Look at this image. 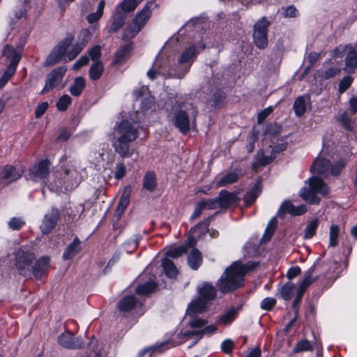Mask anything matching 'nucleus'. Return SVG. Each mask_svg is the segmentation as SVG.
I'll use <instances>...</instances> for the list:
<instances>
[{
	"instance_id": "obj_38",
	"label": "nucleus",
	"mask_w": 357,
	"mask_h": 357,
	"mask_svg": "<svg viewBox=\"0 0 357 357\" xmlns=\"http://www.w3.org/2000/svg\"><path fill=\"white\" fill-rule=\"evenodd\" d=\"M218 330L216 325L211 324L203 327L202 330H197L193 333L196 334V340H194L192 344L189 346L191 347L194 344L197 343L204 335H211L215 333Z\"/></svg>"
},
{
	"instance_id": "obj_40",
	"label": "nucleus",
	"mask_w": 357,
	"mask_h": 357,
	"mask_svg": "<svg viewBox=\"0 0 357 357\" xmlns=\"http://www.w3.org/2000/svg\"><path fill=\"white\" fill-rule=\"evenodd\" d=\"M86 86L85 80L82 77L75 79L73 84L70 87V93L74 96H79Z\"/></svg>"
},
{
	"instance_id": "obj_46",
	"label": "nucleus",
	"mask_w": 357,
	"mask_h": 357,
	"mask_svg": "<svg viewBox=\"0 0 357 357\" xmlns=\"http://www.w3.org/2000/svg\"><path fill=\"white\" fill-rule=\"evenodd\" d=\"M157 287V284L154 281H149L139 285L136 289V292L139 295H148L153 292Z\"/></svg>"
},
{
	"instance_id": "obj_13",
	"label": "nucleus",
	"mask_w": 357,
	"mask_h": 357,
	"mask_svg": "<svg viewBox=\"0 0 357 357\" xmlns=\"http://www.w3.org/2000/svg\"><path fill=\"white\" fill-rule=\"evenodd\" d=\"M50 163L47 160H43L31 167L27 175V179L34 181L45 178L50 172Z\"/></svg>"
},
{
	"instance_id": "obj_49",
	"label": "nucleus",
	"mask_w": 357,
	"mask_h": 357,
	"mask_svg": "<svg viewBox=\"0 0 357 357\" xmlns=\"http://www.w3.org/2000/svg\"><path fill=\"white\" fill-rule=\"evenodd\" d=\"M253 40L258 48L264 49L268 43V33H253Z\"/></svg>"
},
{
	"instance_id": "obj_59",
	"label": "nucleus",
	"mask_w": 357,
	"mask_h": 357,
	"mask_svg": "<svg viewBox=\"0 0 357 357\" xmlns=\"http://www.w3.org/2000/svg\"><path fill=\"white\" fill-rule=\"evenodd\" d=\"M8 224L12 230H19L25 225V221L21 218L14 217L9 220Z\"/></svg>"
},
{
	"instance_id": "obj_34",
	"label": "nucleus",
	"mask_w": 357,
	"mask_h": 357,
	"mask_svg": "<svg viewBox=\"0 0 357 357\" xmlns=\"http://www.w3.org/2000/svg\"><path fill=\"white\" fill-rule=\"evenodd\" d=\"M188 264L191 268L197 270L202 262V257L197 249H192L188 255Z\"/></svg>"
},
{
	"instance_id": "obj_41",
	"label": "nucleus",
	"mask_w": 357,
	"mask_h": 357,
	"mask_svg": "<svg viewBox=\"0 0 357 357\" xmlns=\"http://www.w3.org/2000/svg\"><path fill=\"white\" fill-rule=\"evenodd\" d=\"M3 54L6 58L10 59V61H14L17 56H18L17 63L20 61L22 56V50H15L12 46L6 45L3 50Z\"/></svg>"
},
{
	"instance_id": "obj_19",
	"label": "nucleus",
	"mask_w": 357,
	"mask_h": 357,
	"mask_svg": "<svg viewBox=\"0 0 357 357\" xmlns=\"http://www.w3.org/2000/svg\"><path fill=\"white\" fill-rule=\"evenodd\" d=\"M238 192H229L225 190H221L218 197L220 208H225L231 205L236 204L240 201Z\"/></svg>"
},
{
	"instance_id": "obj_51",
	"label": "nucleus",
	"mask_w": 357,
	"mask_h": 357,
	"mask_svg": "<svg viewBox=\"0 0 357 357\" xmlns=\"http://www.w3.org/2000/svg\"><path fill=\"white\" fill-rule=\"evenodd\" d=\"M131 50L130 45H125L121 48L115 55L114 62L116 64H121L128 56Z\"/></svg>"
},
{
	"instance_id": "obj_4",
	"label": "nucleus",
	"mask_w": 357,
	"mask_h": 357,
	"mask_svg": "<svg viewBox=\"0 0 357 357\" xmlns=\"http://www.w3.org/2000/svg\"><path fill=\"white\" fill-rule=\"evenodd\" d=\"M82 176L75 165H68L61 171L57 172L55 176V185L57 188L70 190L76 188L81 182Z\"/></svg>"
},
{
	"instance_id": "obj_21",
	"label": "nucleus",
	"mask_w": 357,
	"mask_h": 357,
	"mask_svg": "<svg viewBox=\"0 0 357 357\" xmlns=\"http://www.w3.org/2000/svg\"><path fill=\"white\" fill-rule=\"evenodd\" d=\"M307 211V208L305 205H301L299 206H294L292 203L289 201H284L280 206L278 215L282 216L285 213H289L292 215H301L305 213Z\"/></svg>"
},
{
	"instance_id": "obj_39",
	"label": "nucleus",
	"mask_w": 357,
	"mask_h": 357,
	"mask_svg": "<svg viewBox=\"0 0 357 357\" xmlns=\"http://www.w3.org/2000/svg\"><path fill=\"white\" fill-rule=\"evenodd\" d=\"M271 22L266 17L259 19L254 24L253 33H268Z\"/></svg>"
},
{
	"instance_id": "obj_50",
	"label": "nucleus",
	"mask_w": 357,
	"mask_h": 357,
	"mask_svg": "<svg viewBox=\"0 0 357 357\" xmlns=\"http://www.w3.org/2000/svg\"><path fill=\"white\" fill-rule=\"evenodd\" d=\"M295 288L294 284L291 282H287L281 288L280 294L283 299L289 301L292 297V293Z\"/></svg>"
},
{
	"instance_id": "obj_45",
	"label": "nucleus",
	"mask_w": 357,
	"mask_h": 357,
	"mask_svg": "<svg viewBox=\"0 0 357 357\" xmlns=\"http://www.w3.org/2000/svg\"><path fill=\"white\" fill-rule=\"evenodd\" d=\"M104 68L101 62L95 61L90 68L89 75L93 80L98 79L103 72Z\"/></svg>"
},
{
	"instance_id": "obj_28",
	"label": "nucleus",
	"mask_w": 357,
	"mask_h": 357,
	"mask_svg": "<svg viewBox=\"0 0 357 357\" xmlns=\"http://www.w3.org/2000/svg\"><path fill=\"white\" fill-rule=\"evenodd\" d=\"M137 305V301L133 296H127L122 298L118 304L120 312L126 313L130 311Z\"/></svg>"
},
{
	"instance_id": "obj_35",
	"label": "nucleus",
	"mask_w": 357,
	"mask_h": 357,
	"mask_svg": "<svg viewBox=\"0 0 357 357\" xmlns=\"http://www.w3.org/2000/svg\"><path fill=\"white\" fill-rule=\"evenodd\" d=\"M18 56L14 60L10 61V64L6 69L2 77L0 79V86H3L10 79V77L15 74L16 68L17 66Z\"/></svg>"
},
{
	"instance_id": "obj_57",
	"label": "nucleus",
	"mask_w": 357,
	"mask_h": 357,
	"mask_svg": "<svg viewBox=\"0 0 357 357\" xmlns=\"http://www.w3.org/2000/svg\"><path fill=\"white\" fill-rule=\"evenodd\" d=\"M312 348L313 347L311 342L309 340L305 339L299 341L297 343L294 349V351L298 353L301 351H312Z\"/></svg>"
},
{
	"instance_id": "obj_5",
	"label": "nucleus",
	"mask_w": 357,
	"mask_h": 357,
	"mask_svg": "<svg viewBox=\"0 0 357 357\" xmlns=\"http://www.w3.org/2000/svg\"><path fill=\"white\" fill-rule=\"evenodd\" d=\"M308 188H303L300 191V196L311 204H317L320 199L317 194L326 195L329 192L328 185L319 177L312 176L309 179Z\"/></svg>"
},
{
	"instance_id": "obj_14",
	"label": "nucleus",
	"mask_w": 357,
	"mask_h": 357,
	"mask_svg": "<svg viewBox=\"0 0 357 357\" xmlns=\"http://www.w3.org/2000/svg\"><path fill=\"white\" fill-rule=\"evenodd\" d=\"M60 218L59 211L56 208H52L44 215L42 224L40 227L43 234H49L56 227Z\"/></svg>"
},
{
	"instance_id": "obj_36",
	"label": "nucleus",
	"mask_w": 357,
	"mask_h": 357,
	"mask_svg": "<svg viewBox=\"0 0 357 357\" xmlns=\"http://www.w3.org/2000/svg\"><path fill=\"white\" fill-rule=\"evenodd\" d=\"M162 266L163 267L164 272L167 277L170 278H174L176 277L178 270L172 261L168 258H164L162 261Z\"/></svg>"
},
{
	"instance_id": "obj_47",
	"label": "nucleus",
	"mask_w": 357,
	"mask_h": 357,
	"mask_svg": "<svg viewBox=\"0 0 357 357\" xmlns=\"http://www.w3.org/2000/svg\"><path fill=\"white\" fill-rule=\"evenodd\" d=\"M340 227L337 225H332L329 230V246L335 247L338 244Z\"/></svg>"
},
{
	"instance_id": "obj_1",
	"label": "nucleus",
	"mask_w": 357,
	"mask_h": 357,
	"mask_svg": "<svg viewBox=\"0 0 357 357\" xmlns=\"http://www.w3.org/2000/svg\"><path fill=\"white\" fill-rule=\"evenodd\" d=\"M199 51L197 46L192 45L185 48L178 56L177 63L172 68H169L166 61H162V57L156 58L151 69L147 72V76L151 80L162 76L164 78L183 79L190 71L191 66L195 61Z\"/></svg>"
},
{
	"instance_id": "obj_7",
	"label": "nucleus",
	"mask_w": 357,
	"mask_h": 357,
	"mask_svg": "<svg viewBox=\"0 0 357 357\" xmlns=\"http://www.w3.org/2000/svg\"><path fill=\"white\" fill-rule=\"evenodd\" d=\"M35 259L34 253L28 248L22 247L16 250L15 265L19 273L24 276L29 275Z\"/></svg>"
},
{
	"instance_id": "obj_27",
	"label": "nucleus",
	"mask_w": 357,
	"mask_h": 357,
	"mask_svg": "<svg viewBox=\"0 0 357 357\" xmlns=\"http://www.w3.org/2000/svg\"><path fill=\"white\" fill-rule=\"evenodd\" d=\"M314 271V266H312L305 273V277L301 282L297 289L299 291V296L301 294H304L307 289L317 280L318 277L317 275H313Z\"/></svg>"
},
{
	"instance_id": "obj_30",
	"label": "nucleus",
	"mask_w": 357,
	"mask_h": 357,
	"mask_svg": "<svg viewBox=\"0 0 357 357\" xmlns=\"http://www.w3.org/2000/svg\"><path fill=\"white\" fill-rule=\"evenodd\" d=\"M239 174L235 172H229L219 178L216 181L217 187L226 186L229 184L234 183L239 179Z\"/></svg>"
},
{
	"instance_id": "obj_16",
	"label": "nucleus",
	"mask_w": 357,
	"mask_h": 357,
	"mask_svg": "<svg viewBox=\"0 0 357 357\" xmlns=\"http://www.w3.org/2000/svg\"><path fill=\"white\" fill-rule=\"evenodd\" d=\"M133 142H128L112 137V146L114 151L121 158H130L135 152V148L132 146Z\"/></svg>"
},
{
	"instance_id": "obj_11",
	"label": "nucleus",
	"mask_w": 357,
	"mask_h": 357,
	"mask_svg": "<svg viewBox=\"0 0 357 357\" xmlns=\"http://www.w3.org/2000/svg\"><path fill=\"white\" fill-rule=\"evenodd\" d=\"M187 321L188 328L183 330L179 335L188 339L196 340V334L192 333L197 330H202L205 325L207 324L208 321L205 319L197 317L195 316L188 317Z\"/></svg>"
},
{
	"instance_id": "obj_43",
	"label": "nucleus",
	"mask_w": 357,
	"mask_h": 357,
	"mask_svg": "<svg viewBox=\"0 0 357 357\" xmlns=\"http://www.w3.org/2000/svg\"><path fill=\"white\" fill-rule=\"evenodd\" d=\"M319 225V220L315 218L312 221L309 222L304 230L303 238L305 239H310L312 238L316 234V230Z\"/></svg>"
},
{
	"instance_id": "obj_64",
	"label": "nucleus",
	"mask_w": 357,
	"mask_h": 357,
	"mask_svg": "<svg viewBox=\"0 0 357 357\" xmlns=\"http://www.w3.org/2000/svg\"><path fill=\"white\" fill-rule=\"evenodd\" d=\"M258 139V131L252 130L248 139V144L247 149L250 153L252 152L255 149V143Z\"/></svg>"
},
{
	"instance_id": "obj_42",
	"label": "nucleus",
	"mask_w": 357,
	"mask_h": 357,
	"mask_svg": "<svg viewBox=\"0 0 357 357\" xmlns=\"http://www.w3.org/2000/svg\"><path fill=\"white\" fill-rule=\"evenodd\" d=\"M143 187L147 190L152 192L156 187L155 174L153 172H147L144 178Z\"/></svg>"
},
{
	"instance_id": "obj_32",
	"label": "nucleus",
	"mask_w": 357,
	"mask_h": 357,
	"mask_svg": "<svg viewBox=\"0 0 357 357\" xmlns=\"http://www.w3.org/2000/svg\"><path fill=\"white\" fill-rule=\"evenodd\" d=\"M357 67V52L351 49L345 59V66L344 70L347 73H353Z\"/></svg>"
},
{
	"instance_id": "obj_55",
	"label": "nucleus",
	"mask_w": 357,
	"mask_h": 357,
	"mask_svg": "<svg viewBox=\"0 0 357 357\" xmlns=\"http://www.w3.org/2000/svg\"><path fill=\"white\" fill-rule=\"evenodd\" d=\"M204 210L218 209L220 208V203L218 197L210 199H202L200 201Z\"/></svg>"
},
{
	"instance_id": "obj_56",
	"label": "nucleus",
	"mask_w": 357,
	"mask_h": 357,
	"mask_svg": "<svg viewBox=\"0 0 357 357\" xmlns=\"http://www.w3.org/2000/svg\"><path fill=\"white\" fill-rule=\"evenodd\" d=\"M276 225H277V221L275 218H272L268 222V224L266 228V230H265V232H264V234L263 236V239H264L265 241H268L271 238V237L272 236V235L274 233Z\"/></svg>"
},
{
	"instance_id": "obj_37",
	"label": "nucleus",
	"mask_w": 357,
	"mask_h": 357,
	"mask_svg": "<svg viewBox=\"0 0 357 357\" xmlns=\"http://www.w3.org/2000/svg\"><path fill=\"white\" fill-rule=\"evenodd\" d=\"M139 3L137 0H123L116 6V10L126 15L127 13L134 11Z\"/></svg>"
},
{
	"instance_id": "obj_23",
	"label": "nucleus",
	"mask_w": 357,
	"mask_h": 357,
	"mask_svg": "<svg viewBox=\"0 0 357 357\" xmlns=\"http://www.w3.org/2000/svg\"><path fill=\"white\" fill-rule=\"evenodd\" d=\"M287 148L286 144H278L271 149V153L270 155H264V152L261 151L257 154V161L261 165H266L271 163L273 160L275 158L276 154L280 151L285 150Z\"/></svg>"
},
{
	"instance_id": "obj_9",
	"label": "nucleus",
	"mask_w": 357,
	"mask_h": 357,
	"mask_svg": "<svg viewBox=\"0 0 357 357\" xmlns=\"http://www.w3.org/2000/svg\"><path fill=\"white\" fill-rule=\"evenodd\" d=\"M138 135L137 129L127 120L116 124L114 128V138L134 142L138 137Z\"/></svg>"
},
{
	"instance_id": "obj_29",
	"label": "nucleus",
	"mask_w": 357,
	"mask_h": 357,
	"mask_svg": "<svg viewBox=\"0 0 357 357\" xmlns=\"http://www.w3.org/2000/svg\"><path fill=\"white\" fill-rule=\"evenodd\" d=\"M309 102L310 98L308 96H302L296 99L294 109L296 116H301L305 113Z\"/></svg>"
},
{
	"instance_id": "obj_62",
	"label": "nucleus",
	"mask_w": 357,
	"mask_h": 357,
	"mask_svg": "<svg viewBox=\"0 0 357 357\" xmlns=\"http://www.w3.org/2000/svg\"><path fill=\"white\" fill-rule=\"evenodd\" d=\"M126 173V167L123 162H119L116 165L114 171L115 178L120 180L121 179Z\"/></svg>"
},
{
	"instance_id": "obj_61",
	"label": "nucleus",
	"mask_w": 357,
	"mask_h": 357,
	"mask_svg": "<svg viewBox=\"0 0 357 357\" xmlns=\"http://www.w3.org/2000/svg\"><path fill=\"white\" fill-rule=\"evenodd\" d=\"M353 82V78L350 76L344 77L339 83V92L344 93L347 90Z\"/></svg>"
},
{
	"instance_id": "obj_31",
	"label": "nucleus",
	"mask_w": 357,
	"mask_h": 357,
	"mask_svg": "<svg viewBox=\"0 0 357 357\" xmlns=\"http://www.w3.org/2000/svg\"><path fill=\"white\" fill-rule=\"evenodd\" d=\"M80 241L77 238H75L64 251L63 254V259H71L80 251Z\"/></svg>"
},
{
	"instance_id": "obj_48",
	"label": "nucleus",
	"mask_w": 357,
	"mask_h": 357,
	"mask_svg": "<svg viewBox=\"0 0 357 357\" xmlns=\"http://www.w3.org/2000/svg\"><path fill=\"white\" fill-rule=\"evenodd\" d=\"M82 45L76 44L72 45L70 43L66 52V61H71L74 59L82 51Z\"/></svg>"
},
{
	"instance_id": "obj_10",
	"label": "nucleus",
	"mask_w": 357,
	"mask_h": 357,
	"mask_svg": "<svg viewBox=\"0 0 357 357\" xmlns=\"http://www.w3.org/2000/svg\"><path fill=\"white\" fill-rule=\"evenodd\" d=\"M70 43H72L70 38H66L64 40L61 41L49 54L44 65L45 66H50L59 63L63 59L66 60V52Z\"/></svg>"
},
{
	"instance_id": "obj_3",
	"label": "nucleus",
	"mask_w": 357,
	"mask_h": 357,
	"mask_svg": "<svg viewBox=\"0 0 357 357\" xmlns=\"http://www.w3.org/2000/svg\"><path fill=\"white\" fill-rule=\"evenodd\" d=\"M248 269L242 264L236 262L227 268L218 282V287L222 293L231 292L240 287L243 282Z\"/></svg>"
},
{
	"instance_id": "obj_20",
	"label": "nucleus",
	"mask_w": 357,
	"mask_h": 357,
	"mask_svg": "<svg viewBox=\"0 0 357 357\" xmlns=\"http://www.w3.org/2000/svg\"><path fill=\"white\" fill-rule=\"evenodd\" d=\"M207 307L208 303L206 301L202 298H197L192 300L188 304L185 319H187L188 317L195 316L197 314L204 312Z\"/></svg>"
},
{
	"instance_id": "obj_6",
	"label": "nucleus",
	"mask_w": 357,
	"mask_h": 357,
	"mask_svg": "<svg viewBox=\"0 0 357 357\" xmlns=\"http://www.w3.org/2000/svg\"><path fill=\"white\" fill-rule=\"evenodd\" d=\"M154 3L149 1L142 10L137 13L132 22L123 33L125 40L132 38L144 27L151 15V8Z\"/></svg>"
},
{
	"instance_id": "obj_8",
	"label": "nucleus",
	"mask_w": 357,
	"mask_h": 357,
	"mask_svg": "<svg viewBox=\"0 0 357 357\" xmlns=\"http://www.w3.org/2000/svg\"><path fill=\"white\" fill-rule=\"evenodd\" d=\"M345 165V161L338 160L333 166H331L330 161L322 158H317L311 167V172L313 174L327 177L330 175L337 176Z\"/></svg>"
},
{
	"instance_id": "obj_17",
	"label": "nucleus",
	"mask_w": 357,
	"mask_h": 357,
	"mask_svg": "<svg viewBox=\"0 0 357 357\" xmlns=\"http://www.w3.org/2000/svg\"><path fill=\"white\" fill-rule=\"evenodd\" d=\"M21 176L22 172L13 165H6L0 167V181L3 184L8 185L18 180Z\"/></svg>"
},
{
	"instance_id": "obj_18",
	"label": "nucleus",
	"mask_w": 357,
	"mask_h": 357,
	"mask_svg": "<svg viewBox=\"0 0 357 357\" xmlns=\"http://www.w3.org/2000/svg\"><path fill=\"white\" fill-rule=\"evenodd\" d=\"M58 343L63 347L70 349H79L82 346V342L78 337H75L73 333L66 332L58 337Z\"/></svg>"
},
{
	"instance_id": "obj_52",
	"label": "nucleus",
	"mask_w": 357,
	"mask_h": 357,
	"mask_svg": "<svg viewBox=\"0 0 357 357\" xmlns=\"http://www.w3.org/2000/svg\"><path fill=\"white\" fill-rule=\"evenodd\" d=\"M187 251L185 245L173 247L166 252V255L171 258H178Z\"/></svg>"
},
{
	"instance_id": "obj_44",
	"label": "nucleus",
	"mask_w": 357,
	"mask_h": 357,
	"mask_svg": "<svg viewBox=\"0 0 357 357\" xmlns=\"http://www.w3.org/2000/svg\"><path fill=\"white\" fill-rule=\"evenodd\" d=\"M89 347L91 351L87 357H103L105 352L103 351L102 345L98 343L96 340H92L89 343Z\"/></svg>"
},
{
	"instance_id": "obj_63",
	"label": "nucleus",
	"mask_w": 357,
	"mask_h": 357,
	"mask_svg": "<svg viewBox=\"0 0 357 357\" xmlns=\"http://www.w3.org/2000/svg\"><path fill=\"white\" fill-rule=\"evenodd\" d=\"M298 10L294 6H287L282 13V16L284 18H294L298 17Z\"/></svg>"
},
{
	"instance_id": "obj_54",
	"label": "nucleus",
	"mask_w": 357,
	"mask_h": 357,
	"mask_svg": "<svg viewBox=\"0 0 357 357\" xmlns=\"http://www.w3.org/2000/svg\"><path fill=\"white\" fill-rule=\"evenodd\" d=\"M72 99L68 95H63L56 102L57 109L61 112L66 111L68 106L71 104Z\"/></svg>"
},
{
	"instance_id": "obj_15",
	"label": "nucleus",
	"mask_w": 357,
	"mask_h": 357,
	"mask_svg": "<svg viewBox=\"0 0 357 357\" xmlns=\"http://www.w3.org/2000/svg\"><path fill=\"white\" fill-rule=\"evenodd\" d=\"M66 68L61 66L53 70L48 75L41 93H45L58 86L62 81Z\"/></svg>"
},
{
	"instance_id": "obj_22",
	"label": "nucleus",
	"mask_w": 357,
	"mask_h": 357,
	"mask_svg": "<svg viewBox=\"0 0 357 357\" xmlns=\"http://www.w3.org/2000/svg\"><path fill=\"white\" fill-rule=\"evenodd\" d=\"M240 310L239 307H231L227 309L218 317L216 323L220 325L231 324L236 319Z\"/></svg>"
},
{
	"instance_id": "obj_26",
	"label": "nucleus",
	"mask_w": 357,
	"mask_h": 357,
	"mask_svg": "<svg viewBox=\"0 0 357 357\" xmlns=\"http://www.w3.org/2000/svg\"><path fill=\"white\" fill-rule=\"evenodd\" d=\"M199 297L206 301L207 303L208 301L213 300L216 296V289L211 284L205 282L203 283L201 287L198 289Z\"/></svg>"
},
{
	"instance_id": "obj_2",
	"label": "nucleus",
	"mask_w": 357,
	"mask_h": 357,
	"mask_svg": "<svg viewBox=\"0 0 357 357\" xmlns=\"http://www.w3.org/2000/svg\"><path fill=\"white\" fill-rule=\"evenodd\" d=\"M197 109L189 102L174 105L168 115L169 121L181 133L186 134L196 126Z\"/></svg>"
},
{
	"instance_id": "obj_58",
	"label": "nucleus",
	"mask_w": 357,
	"mask_h": 357,
	"mask_svg": "<svg viewBox=\"0 0 357 357\" xmlns=\"http://www.w3.org/2000/svg\"><path fill=\"white\" fill-rule=\"evenodd\" d=\"M259 194V188L255 185L250 192L244 197V201L247 205H250L255 202Z\"/></svg>"
},
{
	"instance_id": "obj_12",
	"label": "nucleus",
	"mask_w": 357,
	"mask_h": 357,
	"mask_svg": "<svg viewBox=\"0 0 357 357\" xmlns=\"http://www.w3.org/2000/svg\"><path fill=\"white\" fill-rule=\"evenodd\" d=\"M349 111H343L338 114V121L347 130H352V116L357 112V97H352L349 101Z\"/></svg>"
},
{
	"instance_id": "obj_24",
	"label": "nucleus",
	"mask_w": 357,
	"mask_h": 357,
	"mask_svg": "<svg viewBox=\"0 0 357 357\" xmlns=\"http://www.w3.org/2000/svg\"><path fill=\"white\" fill-rule=\"evenodd\" d=\"M49 263L50 259L47 257L38 259L34 266L32 265L31 267V273L33 276L37 279L40 278L46 273Z\"/></svg>"
},
{
	"instance_id": "obj_53",
	"label": "nucleus",
	"mask_w": 357,
	"mask_h": 357,
	"mask_svg": "<svg viewBox=\"0 0 357 357\" xmlns=\"http://www.w3.org/2000/svg\"><path fill=\"white\" fill-rule=\"evenodd\" d=\"M105 7V1L102 0L99 4L98 10L96 13H92L87 16V20L89 23H93L99 20L103 13V9Z\"/></svg>"
},
{
	"instance_id": "obj_60",
	"label": "nucleus",
	"mask_w": 357,
	"mask_h": 357,
	"mask_svg": "<svg viewBox=\"0 0 357 357\" xmlns=\"http://www.w3.org/2000/svg\"><path fill=\"white\" fill-rule=\"evenodd\" d=\"M140 240L139 236H135L133 238L129 240L126 243H124L125 250L128 253L131 252L132 250H135L137 246L139 241Z\"/></svg>"
},
{
	"instance_id": "obj_25",
	"label": "nucleus",
	"mask_w": 357,
	"mask_h": 357,
	"mask_svg": "<svg viewBox=\"0 0 357 357\" xmlns=\"http://www.w3.org/2000/svg\"><path fill=\"white\" fill-rule=\"evenodd\" d=\"M130 194V187H126L123 191L119 204L115 211V216L118 220L121 217L124 210L129 204Z\"/></svg>"
},
{
	"instance_id": "obj_33",
	"label": "nucleus",
	"mask_w": 357,
	"mask_h": 357,
	"mask_svg": "<svg viewBox=\"0 0 357 357\" xmlns=\"http://www.w3.org/2000/svg\"><path fill=\"white\" fill-rule=\"evenodd\" d=\"M126 15L119 10H115L113 15V21L109 28V31L115 32L118 31L123 24Z\"/></svg>"
}]
</instances>
